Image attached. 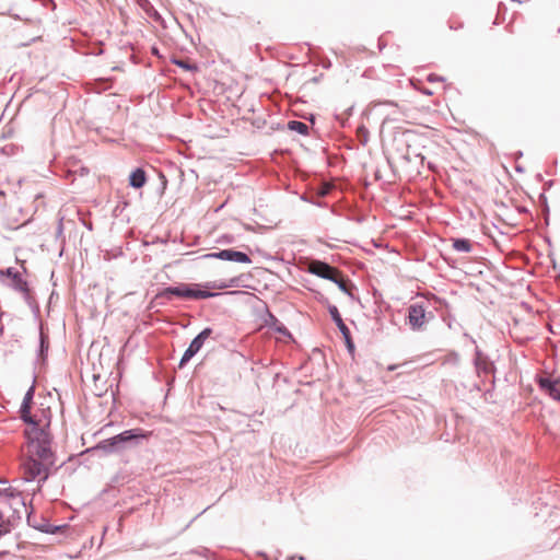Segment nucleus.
<instances>
[{
    "instance_id": "1",
    "label": "nucleus",
    "mask_w": 560,
    "mask_h": 560,
    "mask_svg": "<svg viewBox=\"0 0 560 560\" xmlns=\"http://www.w3.org/2000/svg\"><path fill=\"white\" fill-rule=\"evenodd\" d=\"M34 388L31 387L23 399L21 417L27 423V439L21 464L26 481H45L54 464L52 434L50 431L51 410L49 406L33 401Z\"/></svg>"
},
{
    "instance_id": "2",
    "label": "nucleus",
    "mask_w": 560,
    "mask_h": 560,
    "mask_svg": "<svg viewBox=\"0 0 560 560\" xmlns=\"http://www.w3.org/2000/svg\"><path fill=\"white\" fill-rule=\"evenodd\" d=\"M201 287H202L201 284L182 283L177 287L166 288L162 292V296L170 298L171 295H175V296L188 299V300H202V299H208V298L215 295L214 293H211L207 290H202Z\"/></svg>"
},
{
    "instance_id": "3",
    "label": "nucleus",
    "mask_w": 560,
    "mask_h": 560,
    "mask_svg": "<svg viewBox=\"0 0 560 560\" xmlns=\"http://www.w3.org/2000/svg\"><path fill=\"white\" fill-rule=\"evenodd\" d=\"M433 317L423 303H413L408 308V320L412 329H421Z\"/></svg>"
},
{
    "instance_id": "4",
    "label": "nucleus",
    "mask_w": 560,
    "mask_h": 560,
    "mask_svg": "<svg viewBox=\"0 0 560 560\" xmlns=\"http://www.w3.org/2000/svg\"><path fill=\"white\" fill-rule=\"evenodd\" d=\"M0 499L8 503L15 512H20V508H25L24 499L16 489L11 486L0 485Z\"/></svg>"
},
{
    "instance_id": "5",
    "label": "nucleus",
    "mask_w": 560,
    "mask_h": 560,
    "mask_svg": "<svg viewBox=\"0 0 560 560\" xmlns=\"http://www.w3.org/2000/svg\"><path fill=\"white\" fill-rule=\"evenodd\" d=\"M210 334L211 329L206 328L191 341V343L189 345L180 360V368L184 364H186L202 348L205 340L210 336Z\"/></svg>"
},
{
    "instance_id": "6",
    "label": "nucleus",
    "mask_w": 560,
    "mask_h": 560,
    "mask_svg": "<svg viewBox=\"0 0 560 560\" xmlns=\"http://www.w3.org/2000/svg\"><path fill=\"white\" fill-rule=\"evenodd\" d=\"M310 272L328 280H332L337 277L339 271L337 268L329 266L328 264L320 260H313L308 265Z\"/></svg>"
},
{
    "instance_id": "7",
    "label": "nucleus",
    "mask_w": 560,
    "mask_h": 560,
    "mask_svg": "<svg viewBox=\"0 0 560 560\" xmlns=\"http://www.w3.org/2000/svg\"><path fill=\"white\" fill-rule=\"evenodd\" d=\"M206 257L217 258V259H221V260L236 261V262H241V264H249L250 262V258L248 257V255H246L245 253H242V252L234 250V249H223V250H220L217 253L208 254Z\"/></svg>"
},
{
    "instance_id": "8",
    "label": "nucleus",
    "mask_w": 560,
    "mask_h": 560,
    "mask_svg": "<svg viewBox=\"0 0 560 560\" xmlns=\"http://www.w3.org/2000/svg\"><path fill=\"white\" fill-rule=\"evenodd\" d=\"M149 436V433H144L141 429H133V430H126L121 432L120 434H117L110 439H108L106 442L110 446H117L120 443L130 442L137 439H147Z\"/></svg>"
},
{
    "instance_id": "9",
    "label": "nucleus",
    "mask_w": 560,
    "mask_h": 560,
    "mask_svg": "<svg viewBox=\"0 0 560 560\" xmlns=\"http://www.w3.org/2000/svg\"><path fill=\"white\" fill-rule=\"evenodd\" d=\"M537 382L542 392L548 394L553 399L560 400V380L551 378L549 376H541Z\"/></svg>"
},
{
    "instance_id": "10",
    "label": "nucleus",
    "mask_w": 560,
    "mask_h": 560,
    "mask_svg": "<svg viewBox=\"0 0 560 560\" xmlns=\"http://www.w3.org/2000/svg\"><path fill=\"white\" fill-rule=\"evenodd\" d=\"M329 313L334 319V322L336 323V325L338 326L339 330L341 331L342 336L345 337L347 343H348V347L349 348H352L353 345L351 342V338H350V330L349 328L346 326V324L343 323L339 312H338V308L336 306H330L329 307Z\"/></svg>"
},
{
    "instance_id": "11",
    "label": "nucleus",
    "mask_w": 560,
    "mask_h": 560,
    "mask_svg": "<svg viewBox=\"0 0 560 560\" xmlns=\"http://www.w3.org/2000/svg\"><path fill=\"white\" fill-rule=\"evenodd\" d=\"M147 182L145 172L142 168L135 170L129 177V184L133 188H141Z\"/></svg>"
},
{
    "instance_id": "12",
    "label": "nucleus",
    "mask_w": 560,
    "mask_h": 560,
    "mask_svg": "<svg viewBox=\"0 0 560 560\" xmlns=\"http://www.w3.org/2000/svg\"><path fill=\"white\" fill-rule=\"evenodd\" d=\"M331 281L336 282L338 284V287L340 288V290H342L343 292L348 293V294H351L350 290H351V283L343 278L342 273L340 271L337 272V277L335 279H332Z\"/></svg>"
},
{
    "instance_id": "13",
    "label": "nucleus",
    "mask_w": 560,
    "mask_h": 560,
    "mask_svg": "<svg viewBox=\"0 0 560 560\" xmlns=\"http://www.w3.org/2000/svg\"><path fill=\"white\" fill-rule=\"evenodd\" d=\"M288 127L301 135H306L308 130V127L304 122L296 120L289 121Z\"/></svg>"
},
{
    "instance_id": "14",
    "label": "nucleus",
    "mask_w": 560,
    "mask_h": 560,
    "mask_svg": "<svg viewBox=\"0 0 560 560\" xmlns=\"http://www.w3.org/2000/svg\"><path fill=\"white\" fill-rule=\"evenodd\" d=\"M453 247L456 250L468 253L471 249V244L468 240H455L453 242Z\"/></svg>"
},
{
    "instance_id": "15",
    "label": "nucleus",
    "mask_w": 560,
    "mask_h": 560,
    "mask_svg": "<svg viewBox=\"0 0 560 560\" xmlns=\"http://www.w3.org/2000/svg\"><path fill=\"white\" fill-rule=\"evenodd\" d=\"M11 530V524L10 521L7 520L3 514L0 512V538L10 533Z\"/></svg>"
},
{
    "instance_id": "16",
    "label": "nucleus",
    "mask_w": 560,
    "mask_h": 560,
    "mask_svg": "<svg viewBox=\"0 0 560 560\" xmlns=\"http://www.w3.org/2000/svg\"><path fill=\"white\" fill-rule=\"evenodd\" d=\"M175 63L177 66H179L180 68L185 69V70H188V71H191V70H196V66H191L188 61L186 60H177L175 61Z\"/></svg>"
},
{
    "instance_id": "17",
    "label": "nucleus",
    "mask_w": 560,
    "mask_h": 560,
    "mask_svg": "<svg viewBox=\"0 0 560 560\" xmlns=\"http://www.w3.org/2000/svg\"><path fill=\"white\" fill-rule=\"evenodd\" d=\"M428 81H429V82H440V81H442V80H441V78H439L436 74H430V75L428 77Z\"/></svg>"
},
{
    "instance_id": "18",
    "label": "nucleus",
    "mask_w": 560,
    "mask_h": 560,
    "mask_svg": "<svg viewBox=\"0 0 560 560\" xmlns=\"http://www.w3.org/2000/svg\"><path fill=\"white\" fill-rule=\"evenodd\" d=\"M419 90H420L422 93H424V94H428V95H431V94H432V92H431V91H429V89H422V88H421V89H419Z\"/></svg>"
},
{
    "instance_id": "19",
    "label": "nucleus",
    "mask_w": 560,
    "mask_h": 560,
    "mask_svg": "<svg viewBox=\"0 0 560 560\" xmlns=\"http://www.w3.org/2000/svg\"><path fill=\"white\" fill-rule=\"evenodd\" d=\"M328 190H329V187H325V188L320 191V194H322V195H326V194H328Z\"/></svg>"
}]
</instances>
